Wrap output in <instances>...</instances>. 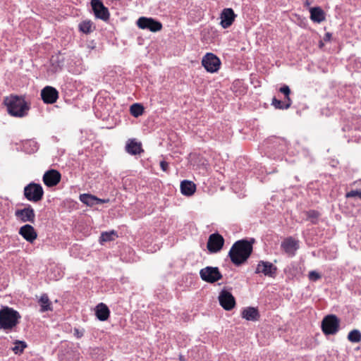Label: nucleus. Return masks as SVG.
<instances>
[{
	"instance_id": "1",
	"label": "nucleus",
	"mask_w": 361,
	"mask_h": 361,
	"mask_svg": "<svg viewBox=\"0 0 361 361\" xmlns=\"http://www.w3.org/2000/svg\"><path fill=\"white\" fill-rule=\"evenodd\" d=\"M254 242V239H251L250 241L240 240L232 245L228 252V257L235 266H240L247 260L252 252Z\"/></svg>"
},
{
	"instance_id": "2",
	"label": "nucleus",
	"mask_w": 361,
	"mask_h": 361,
	"mask_svg": "<svg viewBox=\"0 0 361 361\" xmlns=\"http://www.w3.org/2000/svg\"><path fill=\"white\" fill-rule=\"evenodd\" d=\"M264 153L270 159H282L288 149V142L282 137H272L263 144Z\"/></svg>"
},
{
	"instance_id": "3",
	"label": "nucleus",
	"mask_w": 361,
	"mask_h": 361,
	"mask_svg": "<svg viewBox=\"0 0 361 361\" xmlns=\"http://www.w3.org/2000/svg\"><path fill=\"white\" fill-rule=\"evenodd\" d=\"M4 103L8 114L15 117L26 116L30 109L28 104L21 97L11 95L5 99Z\"/></svg>"
},
{
	"instance_id": "4",
	"label": "nucleus",
	"mask_w": 361,
	"mask_h": 361,
	"mask_svg": "<svg viewBox=\"0 0 361 361\" xmlns=\"http://www.w3.org/2000/svg\"><path fill=\"white\" fill-rule=\"evenodd\" d=\"M21 318L16 310L8 307L0 310V329L11 330L17 326Z\"/></svg>"
},
{
	"instance_id": "5",
	"label": "nucleus",
	"mask_w": 361,
	"mask_h": 361,
	"mask_svg": "<svg viewBox=\"0 0 361 361\" xmlns=\"http://www.w3.org/2000/svg\"><path fill=\"white\" fill-rule=\"evenodd\" d=\"M340 326V320L334 314L326 316L322 322V329L325 335H334Z\"/></svg>"
},
{
	"instance_id": "6",
	"label": "nucleus",
	"mask_w": 361,
	"mask_h": 361,
	"mask_svg": "<svg viewBox=\"0 0 361 361\" xmlns=\"http://www.w3.org/2000/svg\"><path fill=\"white\" fill-rule=\"evenodd\" d=\"M202 65L207 72L216 73L220 68L221 61L213 53H207L202 59Z\"/></svg>"
},
{
	"instance_id": "7",
	"label": "nucleus",
	"mask_w": 361,
	"mask_h": 361,
	"mask_svg": "<svg viewBox=\"0 0 361 361\" xmlns=\"http://www.w3.org/2000/svg\"><path fill=\"white\" fill-rule=\"evenodd\" d=\"M136 24L139 28L148 30L153 32H158L162 28V24L161 22L152 18H147L144 16L139 18Z\"/></svg>"
},
{
	"instance_id": "8",
	"label": "nucleus",
	"mask_w": 361,
	"mask_h": 361,
	"mask_svg": "<svg viewBox=\"0 0 361 361\" xmlns=\"http://www.w3.org/2000/svg\"><path fill=\"white\" fill-rule=\"evenodd\" d=\"M201 279L208 283H214L222 279V274L218 267H207L200 271Z\"/></svg>"
},
{
	"instance_id": "9",
	"label": "nucleus",
	"mask_w": 361,
	"mask_h": 361,
	"mask_svg": "<svg viewBox=\"0 0 361 361\" xmlns=\"http://www.w3.org/2000/svg\"><path fill=\"white\" fill-rule=\"evenodd\" d=\"M43 194V189L39 184L30 183L24 188L25 197L30 201H39L42 198Z\"/></svg>"
},
{
	"instance_id": "10",
	"label": "nucleus",
	"mask_w": 361,
	"mask_h": 361,
	"mask_svg": "<svg viewBox=\"0 0 361 361\" xmlns=\"http://www.w3.org/2000/svg\"><path fill=\"white\" fill-rule=\"evenodd\" d=\"M279 92L284 94L285 98L283 101L277 99L276 97L272 99L271 104L278 109H288L291 104L292 101L289 97L290 94V90L289 87L286 85H283L280 87Z\"/></svg>"
},
{
	"instance_id": "11",
	"label": "nucleus",
	"mask_w": 361,
	"mask_h": 361,
	"mask_svg": "<svg viewBox=\"0 0 361 361\" xmlns=\"http://www.w3.org/2000/svg\"><path fill=\"white\" fill-rule=\"evenodd\" d=\"M277 267L271 262L260 260L256 267L255 273L263 274L265 276L275 278L277 274Z\"/></svg>"
},
{
	"instance_id": "12",
	"label": "nucleus",
	"mask_w": 361,
	"mask_h": 361,
	"mask_svg": "<svg viewBox=\"0 0 361 361\" xmlns=\"http://www.w3.org/2000/svg\"><path fill=\"white\" fill-rule=\"evenodd\" d=\"M91 6L96 18L105 22L109 19V11L100 0H92Z\"/></svg>"
},
{
	"instance_id": "13",
	"label": "nucleus",
	"mask_w": 361,
	"mask_h": 361,
	"mask_svg": "<svg viewBox=\"0 0 361 361\" xmlns=\"http://www.w3.org/2000/svg\"><path fill=\"white\" fill-rule=\"evenodd\" d=\"M224 244V239L223 236L218 233H214L209 235L207 247L209 252L216 253L221 250Z\"/></svg>"
},
{
	"instance_id": "14",
	"label": "nucleus",
	"mask_w": 361,
	"mask_h": 361,
	"mask_svg": "<svg viewBox=\"0 0 361 361\" xmlns=\"http://www.w3.org/2000/svg\"><path fill=\"white\" fill-rule=\"evenodd\" d=\"M299 240H295L293 237L285 238L281 244L283 251L290 257L295 255L296 251L299 249Z\"/></svg>"
},
{
	"instance_id": "15",
	"label": "nucleus",
	"mask_w": 361,
	"mask_h": 361,
	"mask_svg": "<svg viewBox=\"0 0 361 361\" xmlns=\"http://www.w3.org/2000/svg\"><path fill=\"white\" fill-rule=\"evenodd\" d=\"M219 300L221 307L226 310H232L235 305V298L233 295L225 289L222 290L219 293Z\"/></svg>"
},
{
	"instance_id": "16",
	"label": "nucleus",
	"mask_w": 361,
	"mask_h": 361,
	"mask_svg": "<svg viewBox=\"0 0 361 361\" xmlns=\"http://www.w3.org/2000/svg\"><path fill=\"white\" fill-rule=\"evenodd\" d=\"M41 97L45 104H54L59 98V92L51 86H46L41 90Z\"/></svg>"
},
{
	"instance_id": "17",
	"label": "nucleus",
	"mask_w": 361,
	"mask_h": 361,
	"mask_svg": "<svg viewBox=\"0 0 361 361\" xmlns=\"http://www.w3.org/2000/svg\"><path fill=\"white\" fill-rule=\"evenodd\" d=\"M61 173L54 169H51L45 172L43 176V182L48 187L56 185L61 180Z\"/></svg>"
},
{
	"instance_id": "18",
	"label": "nucleus",
	"mask_w": 361,
	"mask_h": 361,
	"mask_svg": "<svg viewBox=\"0 0 361 361\" xmlns=\"http://www.w3.org/2000/svg\"><path fill=\"white\" fill-rule=\"evenodd\" d=\"M236 15L235 14L233 10L231 8H227L223 9L221 13L220 18L221 22L220 25L223 28L229 27L235 20Z\"/></svg>"
},
{
	"instance_id": "19",
	"label": "nucleus",
	"mask_w": 361,
	"mask_h": 361,
	"mask_svg": "<svg viewBox=\"0 0 361 361\" xmlns=\"http://www.w3.org/2000/svg\"><path fill=\"white\" fill-rule=\"evenodd\" d=\"M15 216L23 222L35 221V214L34 209L30 207H27L23 209H18L15 212Z\"/></svg>"
},
{
	"instance_id": "20",
	"label": "nucleus",
	"mask_w": 361,
	"mask_h": 361,
	"mask_svg": "<svg viewBox=\"0 0 361 361\" xmlns=\"http://www.w3.org/2000/svg\"><path fill=\"white\" fill-rule=\"evenodd\" d=\"M19 234L27 242L32 243L37 238V233L34 227L30 224H25L19 229Z\"/></svg>"
},
{
	"instance_id": "21",
	"label": "nucleus",
	"mask_w": 361,
	"mask_h": 361,
	"mask_svg": "<svg viewBox=\"0 0 361 361\" xmlns=\"http://www.w3.org/2000/svg\"><path fill=\"white\" fill-rule=\"evenodd\" d=\"M241 316L247 321L256 322L260 317L258 310L255 307H247L243 310Z\"/></svg>"
},
{
	"instance_id": "22",
	"label": "nucleus",
	"mask_w": 361,
	"mask_h": 361,
	"mask_svg": "<svg viewBox=\"0 0 361 361\" xmlns=\"http://www.w3.org/2000/svg\"><path fill=\"white\" fill-rule=\"evenodd\" d=\"M126 151L131 155H138L144 152L141 142L130 140L126 145Z\"/></svg>"
},
{
	"instance_id": "23",
	"label": "nucleus",
	"mask_w": 361,
	"mask_h": 361,
	"mask_svg": "<svg viewBox=\"0 0 361 361\" xmlns=\"http://www.w3.org/2000/svg\"><path fill=\"white\" fill-rule=\"evenodd\" d=\"M196 190L195 184L188 180H184L180 183L181 193L186 196H190L194 194Z\"/></svg>"
},
{
	"instance_id": "24",
	"label": "nucleus",
	"mask_w": 361,
	"mask_h": 361,
	"mask_svg": "<svg viewBox=\"0 0 361 361\" xmlns=\"http://www.w3.org/2000/svg\"><path fill=\"white\" fill-rule=\"evenodd\" d=\"M110 311L104 303H99L95 308V314L100 321H105L109 317Z\"/></svg>"
},
{
	"instance_id": "25",
	"label": "nucleus",
	"mask_w": 361,
	"mask_h": 361,
	"mask_svg": "<svg viewBox=\"0 0 361 361\" xmlns=\"http://www.w3.org/2000/svg\"><path fill=\"white\" fill-rule=\"evenodd\" d=\"M310 18L314 23H321L325 20V13L320 7L310 8Z\"/></svg>"
},
{
	"instance_id": "26",
	"label": "nucleus",
	"mask_w": 361,
	"mask_h": 361,
	"mask_svg": "<svg viewBox=\"0 0 361 361\" xmlns=\"http://www.w3.org/2000/svg\"><path fill=\"white\" fill-rule=\"evenodd\" d=\"M38 302L41 307V309H40L41 312H44L47 311L52 310L51 302L49 300V298L47 294H42L40 296V298L39 299Z\"/></svg>"
},
{
	"instance_id": "27",
	"label": "nucleus",
	"mask_w": 361,
	"mask_h": 361,
	"mask_svg": "<svg viewBox=\"0 0 361 361\" xmlns=\"http://www.w3.org/2000/svg\"><path fill=\"white\" fill-rule=\"evenodd\" d=\"M80 200L82 202L88 206H93L102 202V200L98 199L96 197L89 194L81 195L80 196Z\"/></svg>"
},
{
	"instance_id": "28",
	"label": "nucleus",
	"mask_w": 361,
	"mask_h": 361,
	"mask_svg": "<svg viewBox=\"0 0 361 361\" xmlns=\"http://www.w3.org/2000/svg\"><path fill=\"white\" fill-rule=\"evenodd\" d=\"M130 112L132 116L137 118L144 113V106L140 103H135L130 106Z\"/></svg>"
},
{
	"instance_id": "29",
	"label": "nucleus",
	"mask_w": 361,
	"mask_h": 361,
	"mask_svg": "<svg viewBox=\"0 0 361 361\" xmlns=\"http://www.w3.org/2000/svg\"><path fill=\"white\" fill-rule=\"evenodd\" d=\"M93 24L90 20H84L79 25V30L85 34L92 31Z\"/></svg>"
},
{
	"instance_id": "30",
	"label": "nucleus",
	"mask_w": 361,
	"mask_h": 361,
	"mask_svg": "<svg viewBox=\"0 0 361 361\" xmlns=\"http://www.w3.org/2000/svg\"><path fill=\"white\" fill-rule=\"evenodd\" d=\"M348 339L353 343H358L361 341V333L359 330L354 329L350 331Z\"/></svg>"
},
{
	"instance_id": "31",
	"label": "nucleus",
	"mask_w": 361,
	"mask_h": 361,
	"mask_svg": "<svg viewBox=\"0 0 361 361\" xmlns=\"http://www.w3.org/2000/svg\"><path fill=\"white\" fill-rule=\"evenodd\" d=\"M27 347V344L24 341H16L14 343V347L12 348V350L15 354L22 353L24 349Z\"/></svg>"
},
{
	"instance_id": "32",
	"label": "nucleus",
	"mask_w": 361,
	"mask_h": 361,
	"mask_svg": "<svg viewBox=\"0 0 361 361\" xmlns=\"http://www.w3.org/2000/svg\"><path fill=\"white\" fill-rule=\"evenodd\" d=\"M113 238V231L102 233L99 239L101 244L104 242L111 241Z\"/></svg>"
},
{
	"instance_id": "33",
	"label": "nucleus",
	"mask_w": 361,
	"mask_h": 361,
	"mask_svg": "<svg viewBox=\"0 0 361 361\" xmlns=\"http://www.w3.org/2000/svg\"><path fill=\"white\" fill-rule=\"evenodd\" d=\"M307 219H310L313 224L316 223L317 219H318L319 214L317 211L315 210H309L306 213Z\"/></svg>"
},
{
	"instance_id": "34",
	"label": "nucleus",
	"mask_w": 361,
	"mask_h": 361,
	"mask_svg": "<svg viewBox=\"0 0 361 361\" xmlns=\"http://www.w3.org/2000/svg\"><path fill=\"white\" fill-rule=\"evenodd\" d=\"M346 198L358 197L361 200V190H355L348 192L345 194Z\"/></svg>"
},
{
	"instance_id": "35",
	"label": "nucleus",
	"mask_w": 361,
	"mask_h": 361,
	"mask_svg": "<svg viewBox=\"0 0 361 361\" xmlns=\"http://www.w3.org/2000/svg\"><path fill=\"white\" fill-rule=\"evenodd\" d=\"M308 278L310 281H317L321 278V275L316 271H311L309 272Z\"/></svg>"
},
{
	"instance_id": "36",
	"label": "nucleus",
	"mask_w": 361,
	"mask_h": 361,
	"mask_svg": "<svg viewBox=\"0 0 361 361\" xmlns=\"http://www.w3.org/2000/svg\"><path fill=\"white\" fill-rule=\"evenodd\" d=\"M160 167L163 171H167L169 169V163L165 161H161L160 162Z\"/></svg>"
},
{
	"instance_id": "37",
	"label": "nucleus",
	"mask_w": 361,
	"mask_h": 361,
	"mask_svg": "<svg viewBox=\"0 0 361 361\" xmlns=\"http://www.w3.org/2000/svg\"><path fill=\"white\" fill-rule=\"evenodd\" d=\"M331 37H332V35L330 32H326L324 36L323 40L324 42H329L331 39Z\"/></svg>"
},
{
	"instance_id": "38",
	"label": "nucleus",
	"mask_w": 361,
	"mask_h": 361,
	"mask_svg": "<svg viewBox=\"0 0 361 361\" xmlns=\"http://www.w3.org/2000/svg\"><path fill=\"white\" fill-rule=\"evenodd\" d=\"M74 335L77 337V338H80L82 336V333L80 332L78 329H75L74 330Z\"/></svg>"
},
{
	"instance_id": "39",
	"label": "nucleus",
	"mask_w": 361,
	"mask_h": 361,
	"mask_svg": "<svg viewBox=\"0 0 361 361\" xmlns=\"http://www.w3.org/2000/svg\"><path fill=\"white\" fill-rule=\"evenodd\" d=\"M324 45L322 41H320L319 42V47H322Z\"/></svg>"
}]
</instances>
